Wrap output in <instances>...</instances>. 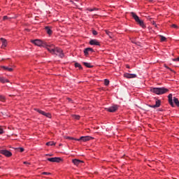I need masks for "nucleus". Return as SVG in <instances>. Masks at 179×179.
<instances>
[{"mask_svg":"<svg viewBox=\"0 0 179 179\" xmlns=\"http://www.w3.org/2000/svg\"><path fill=\"white\" fill-rule=\"evenodd\" d=\"M1 68L2 69H4V71H8V72L13 71V69L10 68V67L5 66H1Z\"/></svg>","mask_w":179,"mask_h":179,"instance_id":"obj_16","label":"nucleus"},{"mask_svg":"<svg viewBox=\"0 0 179 179\" xmlns=\"http://www.w3.org/2000/svg\"><path fill=\"white\" fill-rule=\"evenodd\" d=\"M126 68H127L128 69H129V65H126Z\"/></svg>","mask_w":179,"mask_h":179,"instance_id":"obj_42","label":"nucleus"},{"mask_svg":"<svg viewBox=\"0 0 179 179\" xmlns=\"http://www.w3.org/2000/svg\"><path fill=\"white\" fill-rule=\"evenodd\" d=\"M152 24L157 29V24H156V22L155 21H152Z\"/></svg>","mask_w":179,"mask_h":179,"instance_id":"obj_35","label":"nucleus"},{"mask_svg":"<svg viewBox=\"0 0 179 179\" xmlns=\"http://www.w3.org/2000/svg\"><path fill=\"white\" fill-rule=\"evenodd\" d=\"M91 45H100V42L96 39H92L90 41Z\"/></svg>","mask_w":179,"mask_h":179,"instance_id":"obj_13","label":"nucleus"},{"mask_svg":"<svg viewBox=\"0 0 179 179\" xmlns=\"http://www.w3.org/2000/svg\"><path fill=\"white\" fill-rule=\"evenodd\" d=\"M3 134V129L0 127V135H2Z\"/></svg>","mask_w":179,"mask_h":179,"instance_id":"obj_36","label":"nucleus"},{"mask_svg":"<svg viewBox=\"0 0 179 179\" xmlns=\"http://www.w3.org/2000/svg\"><path fill=\"white\" fill-rule=\"evenodd\" d=\"M173 102L177 106V107H179V101L178 99L173 97Z\"/></svg>","mask_w":179,"mask_h":179,"instance_id":"obj_19","label":"nucleus"},{"mask_svg":"<svg viewBox=\"0 0 179 179\" xmlns=\"http://www.w3.org/2000/svg\"><path fill=\"white\" fill-rule=\"evenodd\" d=\"M124 78H127V79H132L134 78H136V74H131L126 73L124 74Z\"/></svg>","mask_w":179,"mask_h":179,"instance_id":"obj_11","label":"nucleus"},{"mask_svg":"<svg viewBox=\"0 0 179 179\" xmlns=\"http://www.w3.org/2000/svg\"><path fill=\"white\" fill-rule=\"evenodd\" d=\"M150 92L155 93V94H164V93H167V92H169V90L164 87H155L151 88Z\"/></svg>","mask_w":179,"mask_h":179,"instance_id":"obj_2","label":"nucleus"},{"mask_svg":"<svg viewBox=\"0 0 179 179\" xmlns=\"http://www.w3.org/2000/svg\"><path fill=\"white\" fill-rule=\"evenodd\" d=\"M73 118H74V120H80V116L78 115H73Z\"/></svg>","mask_w":179,"mask_h":179,"instance_id":"obj_27","label":"nucleus"},{"mask_svg":"<svg viewBox=\"0 0 179 179\" xmlns=\"http://www.w3.org/2000/svg\"><path fill=\"white\" fill-rule=\"evenodd\" d=\"M90 12H93V10H98V8H94L89 10Z\"/></svg>","mask_w":179,"mask_h":179,"instance_id":"obj_32","label":"nucleus"},{"mask_svg":"<svg viewBox=\"0 0 179 179\" xmlns=\"http://www.w3.org/2000/svg\"><path fill=\"white\" fill-rule=\"evenodd\" d=\"M178 62H179V57H178Z\"/></svg>","mask_w":179,"mask_h":179,"instance_id":"obj_44","label":"nucleus"},{"mask_svg":"<svg viewBox=\"0 0 179 179\" xmlns=\"http://www.w3.org/2000/svg\"><path fill=\"white\" fill-rule=\"evenodd\" d=\"M173 61L176 62V61H178V57L176 58V59H173Z\"/></svg>","mask_w":179,"mask_h":179,"instance_id":"obj_41","label":"nucleus"},{"mask_svg":"<svg viewBox=\"0 0 179 179\" xmlns=\"http://www.w3.org/2000/svg\"><path fill=\"white\" fill-rule=\"evenodd\" d=\"M83 65H85V66L87 68H93V66H92L90 63L83 62Z\"/></svg>","mask_w":179,"mask_h":179,"instance_id":"obj_20","label":"nucleus"},{"mask_svg":"<svg viewBox=\"0 0 179 179\" xmlns=\"http://www.w3.org/2000/svg\"><path fill=\"white\" fill-rule=\"evenodd\" d=\"M0 153L6 156V157H10V156H12L10 151L7 150H0Z\"/></svg>","mask_w":179,"mask_h":179,"instance_id":"obj_5","label":"nucleus"},{"mask_svg":"<svg viewBox=\"0 0 179 179\" xmlns=\"http://www.w3.org/2000/svg\"><path fill=\"white\" fill-rule=\"evenodd\" d=\"M71 2H73V1H71Z\"/></svg>","mask_w":179,"mask_h":179,"instance_id":"obj_43","label":"nucleus"},{"mask_svg":"<svg viewBox=\"0 0 179 179\" xmlns=\"http://www.w3.org/2000/svg\"><path fill=\"white\" fill-rule=\"evenodd\" d=\"M107 111H109V113H115V111H117V110H118V106H110L108 108H106Z\"/></svg>","mask_w":179,"mask_h":179,"instance_id":"obj_9","label":"nucleus"},{"mask_svg":"<svg viewBox=\"0 0 179 179\" xmlns=\"http://www.w3.org/2000/svg\"><path fill=\"white\" fill-rule=\"evenodd\" d=\"M171 27H173L174 29H178V27L174 24L171 25Z\"/></svg>","mask_w":179,"mask_h":179,"instance_id":"obj_34","label":"nucleus"},{"mask_svg":"<svg viewBox=\"0 0 179 179\" xmlns=\"http://www.w3.org/2000/svg\"><path fill=\"white\" fill-rule=\"evenodd\" d=\"M54 145H55V143H54V141H49V142L46 143L47 146H52Z\"/></svg>","mask_w":179,"mask_h":179,"instance_id":"obj_22","label":"nucleus"},{"mask_svg":"<svg viewBox=\"0 0 179 179\" xmlns=\"http://www.w3.org/2000/svg\"><path fill=\"white\" fill-rule=\"evenodd\" d=\"M31 43H33V44H34L35 45H37L38 47H44V45H45V43L43 42V41L40 39H36V40L31 41Z\"/></svg>","mask_w":179,"mask_h":179,"instance_id":"obj_4","label":"nucleus"},{"mask_svg":"<svg viewBox=\"0 0 179 179\" xmlns=\"http://www.w3.org/2000/svg\"><path fill=\"white\" fill-rule=\"evenodd\" d=\"M92 34H93L94 36H97V34H98L97 31L93 30V31H92Z\"/></svg>","mask_w":179,"mask_h":179,"instance_id":"obj_31","label":"nucleus"},{"mask_svg":"<svg viewBox=\"0 0 179 179\" xmlns=\"http://www.w3.org/2000/svg\"><path fill=\"white\" fill-rule=\"evenodd\" d=\"M6 19H8V16H6H6H3V20H6Z\"/></svg>","mask_w":179,"mask_h":179,"instance_id":"obj_39","label":"nucleus"},{"mask_svg":"<svg viewBox=\"0 0 179 179\" xmlns=\"http://www.w3.org/2000/svg\"><path fill=\"white\" fill-rule=\"evenodd\" d=\"M159 37L161 38V41H166V38L164 36L160 35Z\"/></svg>","mask_w":179,"mask_h":179,"instance_id":"obj_29","label":"nucleus"},{"mask_svg":"<svg viewBox=\"0 0 179 179\" xmlns=\"http://www.w3.org/2000/svg\"><path fill=\"white\" fill-rule=\"evenodd\" d=\"M106 34L110 38H113V33H111L110 31H106Z\"/></svg>","mask_w":179,"mask_h":179,"instance_id":"obj_21","label":"nucleus"},{"mask_svg":"<svg viewBox=\"0 0 179 179\" xmlns=\"http://www.w3.org/2000/svg\"><path fill=\"white\" fill-rule=\"evenodd\" d=\"M165 68H166L167 69H169V71H173V70L171 69H170L169 66H165Z\"/></svg>","mask_w":179,"mask_h":179,"instance_id":"obj_40","label":"nucleus"},{"mask_svg":"<svg viewBox=\"0 0 179 179\" xmlns=\"http://www.w3.org/2000/svg\"><path fill=\"white\" fill-rule=\"evenodd\" d=\"M67 139H71L73 141H76V139H78V138H72V137H67Z\"/></svg>","mask_w":179,"mask_h":179,"instance_id":"obj_37","label":"nucleus"},{"mask_svg":"<svg viewBox=\"0 0 179 179\" xmlns=\"http://www.w3.org/2000/svg\"><path fill=\"white\" fill-rule=\"evenodd\" d=\"M36 111L38 113H39V114H42V115H44V114H45V112H44V111H43V110H41L40 109H36Z\"/></svg>","mask_w":179,"mask_h":179,"instance_id":"obj_25","label":"nucleus"},{"mask_svg":"<svg viewBox=\"0 0 179 179\" xmlns=\"http://www.w3.org/2000/svg\"><path fill=\"white\" fill-rule=\"evenodd\" d=\"M47 160L48 162H51L52 163H59V162H61V160H62L61 159V157H52V158H48Z\"/></svg>","mask_w":179,"mask_h":179,"instance_id":"obj_6","label":"nucleus"},{"mask_svg":"<svg viewBox=\"0 0 179 179\" xmlns=\"http://www.w3.org/2000/svg\"><path fill=\"white\" fill-rule=\"evenodd\" d=\"M43 115H45V117H47L48 118H51V114L49 113L45 112V114H43Z\"/></svg>","mask_w":179,"mask_h":179,"instance_id":"obj_26","label":"nucleus"},{"mask_svg":"<svg viewBox=\"0 0 179 179\" xmlns=\"http://www.w3.org/2000/svg\"><path fill=\"white\" fill-rule=\"evenodd\" d=\"M162 104V101L160 100H157L155 105H149V107L151 108H157L160 107V105Z\"/></svg>","mask_w":179,"mask_h":179,"instance_id":"obj_8","label":"nucleus"},{"mask_svg":"<svg viewBox=\"0 0 179 179\" xmlns=\"http://www.w3.org/2000/svg\"><path fill=\"white\" fill-rule=\"evenodd\" d=\"M45 29L46 31V33H48V34L49 35L52 34V31L51 30V28H50V27H45Z\"/></svg>","mask_w":179,"mask_h":179,"instance_id":"obj_17","label":"nucleus"},{"mask_svg":"<svg viewBox=\"0 0 179 179\" xmlns=\"http://www.w3.org/2000/svg\"><path fill=\"white\" fill-rule=\"evenodd\" d=\"M0 82L1 83H9V80L5 79L3 77H0Z\"/></svg>","mask_w":179,"mask_h":179,"instance_id":"obj_18","label":"nucleus"},{"mask_svg":"<svg viewBox=\"0 0 179 179\" xmlns=\"http://www.w3.org/2000/svg\"><path fill=\"white\" fill-rule=\"evenodd\" d=\"M1 41L2 42L1 48H5L6 45H8V43L6 42V39L3 38H0Z\"/></svg>","mask_w":179,"mask_h":179,"instance_id":"obj_15","label":"nucleus"},{"mask_svg":"<svg viewBox=\"0 0 179 179\" xmlns=\"http://www.w3.org/2000/svg\"><path fill=\"white\" fill-rule=\"evenodd\" d=\"M44 48H46L50 54L52 55H58L60 58H64L65 57V55L64 54V52L62 50L61 48L58 47H55L53 44H47L45 43V45L43 46Z\"/></svg>","mask_w":179,"mask_h":179,"instance_id":"obj_1","label":"nucleus"},{"mask_svg":"<svg viewBox=\"0 0 179 179\" xmlns=\"http://www.w3.org/2000/svg\"><path fill=\"white\" fill-rule=\"evenodd\" d=\"M104 85H105V86H108V85H110V80H108V79H105Z\"/></svg>","mask_w":179,"mask_h":179,"instance_id":"obj_23","label":"nucleus"},{"mask_svg":"<svg viewBox=\"0 0 179 179\" xmlns=\"http://www.w3.org/2000/svg\"><path fill=\"white\" fill-rule=\"evenodd\" d=\"M5 100H6L5 96L3 95H0V101H5Z\"/></svg>","mask_w":179,"mask_h":179,"instance_id":"obj_28","label":"nucleus"},{"mask_svg":"<svg viewBox=\"0 0 179 179\" xmlns=\"http://www.w3.org/2000/svg\"><path fill=\"white\" fill-rule=\"evenodd\" d=\"M73 164H75V166H79V164H80V163H83V161L80 160V159H74L72 160Z\"/></svg>","mask_w":179,"mask_h":179,"instance_id":"obj_14","label":"nucleus"},{"mask_svg":"<svg viewBox=\"0 0 179 179\" xmlns=\"http://www.w3.org/2000/svg\"><path fill=\"white\" fill-rule=\"evenodd\" d=\"M42 174H43V176H50L51 173L43 172Z\"/></svg>","mask_w":179,"mask_h":179,"instance_id":"obj_30","label":"nucleus"},{"mask_svg":"<svg viewBox=\"0 0 179 179\" xmlns=\"http://www.w3.org/2000/svg\"><path fill=\"white\" fill-rule=\"evenodd\" d=\"M91 139H93L92 137L87 136H81L78 139H76V141H82L83 142H87L88 141H90Z\"/></svg>","mask_w":179,"mask_h":179,"instance_id":"obj_7","label":"nucleus"},{"mask_svg":"<svg viewBox=\"0 0 179 179\" xmlns=\"http://www.w3.org/2000/svg\"><path fill=\"white\" fill-rule=\"evenodd\" d=\"M90 52H94V50L92 48H87L84 50V54L86 57L89 55Z\"/></svg>","mask_w":179,"mask_h":179,"instance_id":"obj_10","label":"nucleus"},{"mask_svg":"<svg viewBox=\"0 0 179 179\" xmlns=\"http://www.w3.org/2000/svg\"><path fill=\"white\" fill-rule=\"evenodd\" d=\"M131 16L134 17V20H136V23H138V24H139L141 27H143V29H145V27H146V25H145L143 20L139 19V17L136 14H135V13H131Z\"/></svg>","mask_w":179,"mask_h":179,"instance_id":"obj_3","label":"nucleus"},{"mask_svg":"<svg viewBox=\"0 0 179 179\" xmlns=\"http://www.w3.org/2000/svg\"><path fill=\"white\" fill-rule=\"evenodd\" d=\"M23 163H24V164H26L27 166H30V162H24Z\"/></svg>","mask_w":179,"mask_h":179,"instance_id":"obj_38","label":"nucleus"},{"mask_svg":"<svg viewBox=\"0 0 179 179\" xmlns=\"http://www.w3.org/2000/svg\"><path fill=\"white\" fill-rule=\"evenodd\" d=\"M169 103L171 107H175L174 103H173V94H169L168 96Z\"/></svg>","mask_w":179,"mask_h":179,"instance_id":"obj_12","label":"nucleus"},{"mask_svg":"<svg viewBox=\"0 0 179 179\" xmlns=\"http://www.w3.org/2000/svg\"><path fill=\"white\" fill-rule=\"evenodd\" d=\"M75 66L76 68H79V69H82V65H80V64L79 63H76Z\"/></svg>","mask_w":179,"mask_h":179,"instance_id":"obj_24","label":"nucleus"},{"mask_svg":"<svg viewBox=\"0 0 179 179\" xmlns=\"http://www.w3.org/2000/svg\"><path fill=\"white\" fill-rule=\"evenodd\" d=\"M19 150H20V152H24V148H17Z\"/></svg>","mask_w":179,"mask_h":179,"instance_id":"obj_33","label":"nucleus"}]
</instances>
